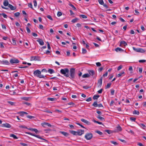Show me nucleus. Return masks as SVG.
I'll return each instance as SVG.
<instances>
[{
    "instance_id": "nucleus-18",
    "label": "nucleus",
    "mask_w": 146,
    "mask_h": 146,
    "mask_svg": "<svg viewBox=\"0 0 146 146\" xmlns=\"http://www.w3.org/2000/svg\"><path fill=\"white\" fill-rule=\"evenodd\" d=\"M60 133L66 137H68L69 135L68 133L64 131H60Z\"/></svg>"
},
{
    "instance_id": "nucleus-41",
    "label": "nucleus",
    "mask_w": 146,
    "mask_h": 146,
    "mask_svg": "<svg viewBox=\"0 0 146 146\" xmlns=\"http://www.w3.org/2000/svg\"><path fill=\"white\" fill-rule=\"evenodd\" d=\"M99 97V95H95L93 96V98L94 100H97Z\"/></svg>"
},
{
    "instance_id": "nucleus-42",
    "label": "nucleus",
    "mask_w": 146,
    "mask_h": 146,
    "mask_svg": "<svg viewBox=\"0 0 146 146\" xmlns=\"http://www.w3.org/2000/svg\"><path fill=\"white\" fill-rule=\"evenodd\" d=\"M95 132L98 133L100 135H102L103 134V133L99 131H98V130L96 131H95Z\"/></svg>"
},
{
    "instance_id": "nucleus-43",
    "label": "nucleus",
    "mask_w": 146,
    "mask_h": 146,
    "mask_svg": "<svg viewBox=\"0 0 146 146\" xmlns=\"http://www.w3.org/2000/svg\"><path fill=\"white\" fill-rule=\"evenodd\" d=\"M98 1L100 4L101 5H104V2L103 0H98Z\"/></svg>"
},
{
    "instance_id": "nucleus-46",
    "label": "nucleus",
    "mask_w": 146,
    "mask_h": 146,
    "mask_svg": "<svg viewBox=\"0 0 146 146\" xmlns=\"http://www.w3.org/2000/svg\"><path fill=\"white\" fill-rule=\"evenodd\" d=\"M87 52L86 50L84 48H82V53L83 54H85Z\"/></svg>"
},
{
    "instance_id": "nucleus-32",
    "label": "nucleus",
    "mask_w": 146,
    "mask_h": 146,
    "mask_svg": "<svg viewBox=\"0 0 146 146\" xmlns=\"http://www.w3.org/2000/svg\"><path fill=\"white\" fill-rule=\"evenodd\" d=\"M97 117L102 121L104 120L105 119L104 118L100 116V115H98L97 116Z\"/></svg>"
},
{
    "instance_id": "nucleus-27",
    "label": "nucleus",
    "mask_w": 146,
    "mask_h": 146,
    "mask_svg": "<svg viewBox=\"0 0 146 146\" xmlns=\"http://www.w3.org/2000/svg\"><path fill=\"white\" fill-rule=\"evenodd\" d=\"M10 136L11 137H13L15 139H18V138L14 134H11Z\"/></svg>"
},
{
    "instance_id": "nucleus-45",
    "label": "nucleus",
    "mask_w": 146,
    "mask_h": 146,
    "mask_svg": "<svg viewBox=\"0 0 146 146\" xmlns=\"http://www.w3.org/2000/svg\"><path fill=\"white\" fill-rule=\"evenodd\" d=\"M80 17H82L84 19H86L87 18V17L86 15H80Z\"/></svg>"
},
{
    "instance_id": "nucleus-16",
    "label": "nucleus",
    "mask_w": 146,
    "mask_h": 146,
    "mask_svg": "<svg viewBox=\"0 0 146 146\" xmlns=\"http://www.w3.org/2000/svg\"><path fill=\"white\" fill-rule=\"evenodd\" d=\"M115 50L117 52H123L124 50L122 49L121 48L117 47L115 49Z\"/></svg>"
},
{
    "instance_id": "nucleus-52",
    "label": "nucleus",
    "mask_w": 146,
    "mask_h": 146,
    "mask_svg": "<svg viewBox=\"0 0 146 146\" xmlns=\"http://www.w3.org/2000/svg\"><path fill=\"white\" fill-rule=\"evenodd\" d=\"M130 119L132 121H135L136 118L133 117H131L130 118Z\"/></svg>"
},
{
    "instance_id": "nucleus-29",
    "label": "nucleus",
    "mask_w": 146,
    "mask_h": 146,
    "mask_svg": "<svg viewBox=\"0 0 146 146\" xmlns=\"http://www.w3.org/2000/svg\"><path fill=\"white\" fill-rule=\"evenodd\" d=\"M47 72L50 73V74H52L54 72V70L52 69H49L48 70Z\"/></svg>"
},
{
    "instance_id": "nucleus-20",
    "label": "nucleus",
    "mask_w": 146,
    "mask_h": 146,
    "mask_svg": "<svg viewBox=\"0 0 146 146\" xmlns=\"http://www.w3.org/2000/svg\"><path fill=\"white\" fill-rule=\"evenodd\" d=\"M70 132L72 134L75 135H77V131H75L73 130H69Z\"/></svg>"
},
{
    "instance_id": "nucleus-35",
    "label": "nucleus",
    "mask_w": 146,
    "mask_h": 146,
    "mask_svg": "<svg viewBox=\"0 0 146 146\" xmlns=\"http://www.w3.org/2000/svg\"><path fill=\"white\" fill-rule=\"evenodd\" d=\"M78 19L77 18H75V19H72L71 21V22L73 23H75L78 20Z\"/></svg>"
},
{
    "instance_id": "nucleus-39",
    "label": "nucleus",
    "mask_w": 146,
    "mask_h": 146,
    "mask_svg": "<svg viewBox=\"0 0 146 146\" xmlns=\"http://www.w3.org/2000/svg\"><path fill=\"white\" fill-rule=\"evenodd\" d=\"M98 104L97 102H95L92 104V106L94 107H97L98 106Z\"/></svg>"
},
{
    "instance_id": "nucleus-19",
    "label": "nucleus",
    "mask_w": 146,
    "mask_h": 146,
    "mask_svg": "<svg viewBox=\"0 0 146 146\" xmlns=\"http://www.w3.org/2000/svg\"><path fill=\"white\" fill-rule=\"evenodd\" d=\"M8 7L12 10H14L16 9V8L13 7L12 5L10 4H9Z\"/></svg>"
},
{
    "instance_id": "nucleus-38",
    "label": "nucleus",
    "mask_w": 146,
    "mask_h": 146,
    "mask_svg": "<svg viewBox=\"0 0 146 146\" xmlns=\"http://www.w3.org/2000/svg\"><path fill=\"white\" fill-rule=\"evenodd\" d=\"M40 78H44L45 77H46V76H44L41 74H39L37 77Z\"/></svg>"
},
{
    "instance_id": "nucleus-36",
    "label": "nucleus",
    "mask_w": 146,
    "mask_h": 146,
    "mask_svg": "<svg viewBox=\"0 0 146 146\" xmlns=\"http://www.w3.org/2000/svg\"><path fill=\"white\" fill-rule=\"evenodd\" d=\"M125 72H121L119 74H118L117 76L118 77H119L121 76L123 74H124Z\"/></svg>"
},
{
    "instance_id": "nucleus-40",
    "label": "nucleus",
    "mask_w": 146,
    "mask_h": 146,
    "mask_svg": "<svg viewBox=\"0 0 146 146\" xmlns=\"http://www.w3.org/2000/svg\"><path fill=\"white\" fill-rule=\"evenodd\" d=\"M20 13L19 12H17L14 13V16L15 17H17L20 15Z\"/></svg>"
},
{
    "instance_id": "nucleus-10",
    "label": "nucleus",
    "mask_w": 146,
    "mask_h": 146,
    "mask_svg": "<svg viewBox=\"0 0 146 146\" xmlns=\"http://www.w3.org/2000/svg\"><path fill=\"white\" fill-rule=\"evenodd\" d=\"M84 130H82V129L79 130L78 131H77V135H79L80 136L84 133Z\"/></svg>"
},
{
    "instance_id": "nucleus-7",
    "label": "nucleus",
    "mask_w": 146,
    "mask_h": 146,
    "mask_svg": "<svg viewBox=\"0 0 146 146\" xmlns=\"http://www.w3.org/2000/svg\"><path fill=\"white\" fill-rule=\"evenodd\" d=\"M31 60L40 61V58L38 56H31Z\"/></svg>"
},
{
    "instance_id": "nucleus-26",
    "label": "nucleus",
    "mask_w": 146,
    "mask_h": 146,
    "mask_svg": "<svg viewBox=\"0 0 146 146\" xmlns=\"http://www.w3.org/2000/svg\"><path fill=\"white\" fill-rule=\"evenodd\" d=\"M88 72L90 75L93 76L94 74V71L93 70H90L88 71Z\"/></svg>"
},
{
    "instance_id": "nucleus-55",
    "label": "nucleus",
    "mask_w": 146,
    "mask_h": 146,
    "mask_svg": "<svg viewBox=\"0 0 146 146\" xmlns=\"http://www.w3.org/2000/svg\"><path fill=\"white\" fill-rule=\"evenodd\" d=\"M105 131L107 132L109 134H110L111 133V131L109 130H106Z\"/></svg>"
},
{
    "instance_id": "nucleus-58",
    "label": "nucleus",
    "mask_w": 146,
    "mask_h": 146,
    "mask_svg": "<svg viewBox=\"0 0 146 146\" xmlns=\"http://www.w3.org/2000/svg\"><path fill=\"white\" fill-rule=\"evenodd\" d=\"M96 64L98 67L100 66L101 65V64L100 62H97L96 63Z\"/></svg>"
},
{
    "instance_id": "nucleus-53",
    "label": "nucleus",
    "mask_w": 146,
    "mask_h": 146,
    "mask_svg": "<svg viewBox=\"0 0 146 146\" xmlns=\"http://www.w3.org/2000/svg\"><path fill=\"white\" fill-rule=\"evenodd\" d=\"M62 15V13L61 12L58 11L57 14V15L58 17H60Z\"/></svg>"
},
{
    "instance_id": "nucleus-2",
    "label": "nucleus",
    "mask_w": 146,
    "mask_h": 146,
    "mask_svg": "<svg viewBox=\"0 0 146 146\" xmlns=\"http://www.w3.org/2000/svg\"><path fill=\"white\" fill-rule=\"evenodd\" d=\"M75 69L74 68H71L70 70V77L71 79L75 78Z\"/></svg>"
},
{
    "instance_id": "nucleus-49",
    "label": "nucleus",
    "mask_w": 146,
    "mask_h": 146,
    "mask_svg": "<svg viewBox=\"0 0 146 146\" xmlns=\"http://www.w3.org/2000/svg\"><path fill=\"white\" fill-rule=\"evenodd\" d=\"M42 111H44V112H47V113H52V112H51V111H50L48 110H42Z\"/></svg>"
},
{
    "instance_id": "nucleus-1",
    "label": "nucleus",
    "mask_w": 146,
    "mask_h": 146,
    "mask_svg": "<svg viewBox=\"0 0 146 146\" xmlns=\"http://www.w3.org/2000/svg\"><path fill=\"white\" fill-rule=\"evenodd\" d=\"M60 73L64 76L67 77H69L70 75L69 74V70L67 68H65L64 69H61L60 71Z\"/></svg>"
},
{
    "instance_id": "nucleus-51",
    "label": "nucleus",
    "mask_w": 146,
    "mask_h": 146,
    "mask_svg": "<svg viewBox=\"0 0 146 146\" xmlns=\"http://www.w3.org/2000/svg\"><path fill=\"white\" fill-rule=\"evenodd\" d=\"M33 2L34 3V6L35 7H36L37 3L36 0H34Z\"/></svg>"
},
{
    "instance_id": "nucleus-61",
    "label": "nucleus",
    "mask_w": 146,
    "mask_h": 146,
    "mask_svg": "<svg viewBox=\"0 0 146 146\" xmlns=\"http://www.w3.org/2000/svg\"><path fill=\"white\" fill-rule=\"evenodd\" d=\"M76 124H77L80 125V126L82 127L83 128H85L81 124H80V123H76Z\"/></svg>"
},
{
    "instance_id": "nucleus-24",
    "label": "nucleus",
    "mask_w": 146,
    "mask_h": 146,
    "mask_svg": "<svg viewBox=\"0 0 146 146\" xmlns=\"http://www.w3.org/2000/svg\"><path fill=\"white\" fill-rule=\"evenodd\" d=\"M138 124L139 126L142 128L143 129H145V128L146 127L145 125L143 123H138Z\"/></svg>"
},
{
    "instance_id": "nucleus-48",
    "label": "nucleus",
    "mask_w": 146,
    "mask_h": 146,
    "mask_svg": "<svg viewBox=\"0 0 146 146\" xmlns=\"http://www.w3.org/2000/svg\"><path fill=\"white\" fill-rule=\"evenodd\" d=\"M110 142L111 143L113 144L114 145H117L118 144V143L116 142H115V141H111Z\"/></svg>"
},
{
    "instance_id": "nucleus-23",
    "label": "nucleus",
    "mask_w": 146,
    "mask_h": 146,
    "mask_svg": "<svg viewBox=\"0 0 146 146\" xmlns=\"http://www.w3.org/2000/svg\"><path fill=\"white\" fill-rule=\"evenodd\" d=\"M18 113L20 115H21V116H23V115H24V114H28V113H27V112H25L23 111H20V112H19Z\"/></svg>"
},
{
    "instance_id": "nucleus-12",
    "label": "nucleus",
    "mask_w": 146,
    "mask_h": 146,
    "mask_svg": "<svg viewBox=\"0 0 146 146\" xmlns=\"http://www.w3.org/2000/svg\"><path fill=\"white\" fill-rule=\"evenodd\" d=\"M81 120L82 122L85 123L87 124L88 125H89L90 124V122H89L87 120L85 119H81Z\"/></svg>"
},
{
    "instance_id": "nucleus-11",
    "label": "nucleus",
    "mask_w": 146,
    "mask_h": 146,
    "mask_svg": "<svg viewBox=\"0 0 146 146\" xmlns=\"http://www.w3.org/2000/svg\"><path fill=\"white\" fill-rule=\"evenodd\" d=\"M36 41L38 42L39 44L41 45H43L44 44V42L42 39L39 38Z\"/></svg>"
},
{
    "instance_id": "nucleus-62",
    "label": "nucleus",
    "mask_w": 146,
    "mask_h": 146,
    "mask_svg": "<svg viewBox=\"0 0 146 146\" xmlns=\"http://www.w3.org/2000/svg\"><path fill=\"white\" fill-rule=\"evenodd\" d=\"M28 6L29 7H30L31 8H32V9H33V7H32V3H29V4H28Z\"/></svg>"
},
{
    "instance_id": "nucleus-14",
    "label": "nucleus",
    "mask_w": 146,
    "mask_h": 146,
    "mask_svg": "<svg viewBox=\"0 0 146 146\" xmlns=\"http://www.w3.org/2000/svg\"><path fill=\"white\" fill-rule=\"evenodd\" d=\"M2 126L3 127H5L8 128H10L11 127V125L7 123L3 124Z\"/></svg>"
},
{
    "instance_id": "nucleus-50",
    "label": "nucleus",
    "mask_w": 146,
    "mask_h": 146,
    "mask_svg": "<svg viewBox=\"0 0 146 146\" xmlns=\"http://www.w3.org/2000/svg\"><path fill=\"white\" fill-rule=\"evenodd\" d=\"M47 18H48V19H50V20H53V19L52 18V17L51 16H50V15H48L47 16Z\"/></svg>"
},
{
    "instance_id": "nucleus-33",
    "label": "nucleus",
    "mask_w": 146,
    "mask_h": 146,
    "mask_svg": "<svg viewBox=\"0 0 146 146\" xmlns=\"http://www.w3.org/2000/svg\"><path fill=\"white\" fill-rule=\"evenodd\" d=\"M111 83H108L106 86L105 89H107L108 88H109L111 86Z\"/></svg>"
},
{
    "instance_id": "nucleus-6",
    "label": "nucleus",
    "mask_w": 146,
    "mask_h": 146,
    "mask_svg": "<svg viewBox=\"0 0 146 146\" xmlns=\"http://www.w3.org/2000/svg\"><path fill=\"white\" fill-rule=\"evenodd\" d=\"M133 49L135 51L137 52H144L145 50L141 48H136L135 47H133Z\"/></svg>"
},
{
    "instance_id": "nucleus-64",
    "label": "nucleus",
    "mask_w": 146,
    "mask_h": 146,
    "mask_svg": "<svg viewBox=\"0 0 146 146\" xmlns=\"http://www.w3.org/2000/svg\"><path fill=\"white\" fill-rule=\"evenodd\" d=\"M45 53L46 54H49L50 53V51L48 50H47L46 51Z\"/></svg>"
},
{
    "instance_id": "nucleus-59",
    "label": "nucleus",
    "mask_w": 146,
    "mask_h": 146,
    "mask_svg": "<svg viewBox=\"0 0 146 146\" xmlns=\"http://www.w3.org/2000/svg\"><path fill=\"white\" fill-rule=\"evenodd\" d=\"M0 47L1 48H4L3 42H0Z\"/></svg>"
},
{
    "instance_id": "nucleus-13",
    "label": "nucleus",
    "mask_w": 146,
    "mask_h": 146,
    "mask_svg": "<svg viewBox=\"0 0 146 146\" xmlns=\"http://www.w3.org/2000/svg\"><path fill=\"white\" fill-rule=\"evenodd\" d=\"M1 63L3 64H6L8 65L9 64V61L7 60H3L1 61Z\"/></svg>"
},
{
    "instance_id": "nucleus-63",
    "label": "nucleus",
    "mask_w": 146,
    "mask_h": 146,
    "mask_svg": "<svg viewBox=\"0 0 146 146\" xmlns=\"http://www.w3.org/2000/svg\"><path fill=\"white\" fill-rule=\"evenodd\" d=\"M2 15L3 16V17L4 18H7V15L5 14L4 13H3L2 14Z\"/></svg>"
},
{
    "instance_id": "nucleus-47",
    "label": "nucleus",
    "mask_w": 146,
    "mask_h": 146,
    "mask_svg": "<svg viewBox=\"0 0 146 146\" xmlns=\"http://www.w3.org/2000/svg\"><path fill=\"white\" fill-rule=\"evenodd\" d=\"M93 121L96 123H97L99 124H102V123L101 122H100L98 121H96V120H94Z\"/></svg>"
},
{
    "instance_id": "nucleus-17",
    "label": "nucleus",
    "mask_w": 146,
    "mask_h": 146,
    "mask_svg": "<svg viewBox=\"0 0 146 146\" xmlns=\"http://www.w3.org/2000/svg\"><path fill=\"white\" fill-rule=\"evenodd\" d=\"M4 5L5 6H9V4L8 0H5L3 3Z\"/></svg>"
},
{
    "instance_id": "nucleus-30",
    "label": "nucleus",
    "mask_w": 146,
    "mask_h": 146,
    "mask_svg": "<svg viewBox=\"0 0 146 146\" xmlns=\"http://www.w3.org/2000/svg\"><path fill=\"white\" fill-rule=\"evenodd\" d=\"M117 131H121V128L120 126H118L116 127Z\"/></svg>"
},
{
    "instance_id": "nucleus-56",
    "label": "nucleus",
    "mask_w": 146,
    "mask_h": 146,
    "mask_svg": "<svg viewBox=\"0 0 146 146\" xmlns=\"http://www.w3.org/2000/svg\"><path fill=\"white\" fill-rule=\"evenodd\" d=\"M111 94L112 95H113L114 94L115 90H114L113 89H111Z\"/></svg>"
},
{
    "instance_id": "nucleus-54",
    "label": "nucleus",
    "mask_w": 146,
    "mask_h": 146,
    "mask_svg": "<svg viewBox=\"0 0 146 146\" xmlns=\"http://www.w3.org/2000/svg\"><path fill=\"white\" fill-rule=\"evenodd\" d=\"M26 30L28 33H30L31 32V31L30 29L28 27H26Z\"/></svg>"
},
{
    "instance_id": "nucleus-37",
    "label": "nucleus",
    "mask_w": 146,
    "mask_h": 146,
    "mask_svg": "<svg viewBox=\"0 0 146 146\" xmlns=\"http://www.w3.org/2000/svg\"><path fill=\"white\" fill-rule=\"evenodd\" d=\"M47 99L48 100L51 101H54L56 100V99L52 98H48Z\"/></svg>"
},
{
    "instance_id": "nucleus-60",
    "label": "nucleus",
    "mask_w": 146,
    "mask_h": 146,
    "mask_svg": "<svg viewBox=\"0 0 146 146\" xmlns=\"http://www.w3.org/2000/svg\"><path fill=\"white\" fill-rule=\"evenodd\" d=\"M12 41H13V44L14 45L16 44V41H15V38H13L12 39Z\"/></svg>"
},
{
    "instance_id": "nucleus-5",
    "label": "nucleus",
    "mask_w": 146,
    "mask_h": 146,
    "mask_svg": "<svg viewBox=\"0 0 146 146\" xmlns=\"http://www.w3.org/2000/svg\"><path fill=\"white\" fill-rule=\"evenodd\" d=\"M10 62L11 63L13 64L14 63L17 64L19 63V60L15 58H13L11 59L10 60Z\"/></svg>"
},
{
    "instance_id": "nucleus-57",
    "label": "nucleus",
    "mask_w": 146,
    "mask_h": 146,
    "mask_svg": "<svg viewBox=\"0 0 146 146\" xmlns=\"http://www.w3.org/2000/svg\"><path fill=\"white\" fill-rule=\"evenodd\" d=\"M92 98L91 97H89L86 100V101L88 102H90Z\"/></svg>"
},
{
    "instance_id": "nucleus-4",
    "label": "nucleus",
    "mask_w": 146,
    "mask_h": 146,
    "mask_svg": "<svg viewBox=\"0 0 146 146\" xmlns=\"http://www.w3.org/2000/svg\"><path fill=\"white\" fill-rule=\"evenodd\" d=\"M92 134L91 133H87L85 136V138L87 140H90L92 137Z\"/></svg>"
},
{
    "instance_id": "nucleus-21",
    "label": "nucleus",
    "mask_w": 146,
    "mask_h": 146,
    "mask_svg": "<svg viewBox=\"0 0 146 146\" xmlns=\"http://www.w3.org/2000/svg\"><path fill=\"white\" fill-rule=\"evenodd\" d=\"M102 77L98 81V84H99L100 86H101L102 84Z\"/></svg>"
},
{
    "instance_id": "nucleus-8",
    "label": "nucleus",
    "mask_w": 146,
    "mask_h": 146,
    "mask_svg": "<svg viewBox=\"0 0 146 146\" xmlns=\"http://www.w3.org/2000/svg\"><path fill=\"white\" fill-rule=\"evenodd\" d=\"M41 125L44 127H46V126L49 127H51L52 125L49 123L44 122L41 123Z\"/></svg>"
},
{
    "instance_id": "nucleus-25",
    "label": "nucleus",
    "mask_w": 146,
    "mask_h": 146,
    "mask_svg": "<svg viewBox=\"0 0 146 146\" xmlns=\"http://www.w3.org/2000/svg\"><path fill=\"white\" fill-rule=\"evenodd\" d=\"M90 76V75L88 74H85L83 75L82 77L83 78H88Z\"/></svg>"
},
{
    "instance_id": "nucleus-31",
    "label": "nucleus",
    "mask_w": 146,
    "mask_h": 146,
    "mask_svg": "<svg viewBox=\"0 0 146 146\" xmlns=\"http://www.w3.org/2000/svg\"><path fill=\"white\" fill-rule=\"evenodd\" d=\"M133 114H137V115H139V112L138 111L135 110L133 111Z\"/></svg>"
},
{
    "instance_id": "nucleus-34",
    "label": "nucleus",
    "mask_w": 146,
    "mask_h": 146,
    "mask_svg": "<svg viewBox=\"0 0 146 146\" xmlns=\"http://www.w3.org/2000/svg\"><path fill=\"white\" fill-rule=\"evenodd\" d=\"M69 6H71V7H72V8L74 10H75V11H76V7L74 6V5H72V4H71V3H70L69 4Z\"/></svg>"
},
{
    "instance_id": "nucleus-44",
    "label": "nucleus",
    "mask_w": 146,
    "mask_h": 146,
    "mask_svg": "<svg viewBox=\"0 0 146 146\" xmlns=\"http://www.w3.org/2000/svg\"><path fill=\"white\" fill-rule=\"evenodd\" d=\"M27 117L28 118L30 119H32L33 118H35V117L33 116H32L30 115H28L27 116Z\"/></svg>"
},
{
    "instance_id": "nucleus-9",
    "label": "nucleus",
    "mask_w": 146,
    "mask_h": 146,
    "mask_svg": "<svg viewBox=\"0 0 146 146\" xmlns=\"http://www.w3.org/2000/svg\"><path fill=\"white\" fill-rule=\"evenodd\" d=\"M33 74L35 76L37 77L39 74H41V72L39 70H37L34 72Z\"/></svg>"
},
{
    "instance_id": "nucleus-3",
    "label": "nucleus",
    "mask_w": 146,
    "mask_h": 146,
    "mask_svg": "<svg viewBox=\"0 0 146 146\" xmlns=\"http://www.w3.org/2000/svg\"><path fill=\"white\" fill-rule=\"evenodd\" d=\"M25 133H26V134H27L35 136V137H37V138H39V139H42V140H44L46 142H48V141H47L46 140V139H44V138H42L41 137L39 136V135H36L34 134H33V133H31V132H26Z\"/></svg>"
},
{
    "instance_id": "nucleus-22",
    "label": "nucleus",
    "mask_w": 146,
    "mask_h": 146,
    "mask_svg": "<svg viewBox=\"0 0 146 146\" xmlns=\"http://www.w3.org/2000/svg\"><path fill=\"white\" fill-rule=\"evenodd\" d=\"M127 45L126 42L124 41H122L120 42V45H122L125 46Z\"/></svg>"
},
{
    "instance_id": "nucleus-15",
    "label": "nucleus",
    "mask_w": 146,
    "mask_h": 146,
    "mask_svg": "<svg viewBox=\"0 0 146 146\" xmlns=\"http://www.w3.org/2000/svg\"><path fill=\"white\" fill-rule=\"evenodd\" d=\"M28 129L32 131H34L36 133H37L38 132V130L36 129L30 128Z\"/></svg>"
},
{
    "instance_id": "nucleus-28",
    "label": "nucleus",
    "mask_w": 146,
    "mask_h": 146,
    "mask_svg": "<svg viewBox=\"0 0 146 146\" xmlns=\"http://www.w3.org/2000/svg\"><path fill=\"white\" fill-rule=\"evenodd\" d=\"M7 102L10 104L12 106H15V103L14 102H13L9 101H8Z\"/></svg>"
}]
</instances>
